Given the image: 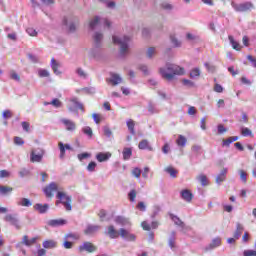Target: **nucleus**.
<instances>
[{
	"mask_svg": "<svg viewBox=\"0 0 256 256\" xmlns=\"http://www.w3.org/2000/svg\"><path fill=\"white\" fill-rule=\"evenodd\" d=\"M96 167H97L96 162H90L87 166V171H89L90 173H93L95 171Z\"/></svg>",
	"mask_w": 256,
	"mask_h": 256,
	"instance_id": "48",
	"label": "nucleus"
},
{
	"mask_svg": "<svg viewBox=\"0 0 256 256\" xmlns=\"http://www.w3.org/2000/svg\"><path fill=\"white\" fill-rule=\"evenodd\" d=\"M244 256H256V250H245L243 252Z\"/></svg>",
	"mask_w": 256,
	"mask_h": 256,
	"instance_id": "64",
	"label": "nucleus"
},
{
	"mask_svg": "<svg viewBox=\"0 0 256 256\" xmlns=\"http://www.w3.org/2000/svg\"><path fill=\"white\" fill-rule=\"evenodd\" d=\"M43 192L45 193L46 197L50 199L53 197V193L57 192L56 197L57 199H59V201L56 202V205L62 203L66 211H71V196H68L67 194H65V192H61V188H59V185L57 183L51 182L43 189Z\"/></svg>",
	"mask_w": 256,
	"mask_h": 256,
	"instance_id": "1",
	"label": "nucleus"
},
{
	"mask_svg": "<svg viewBox=\"0 0 256 256\" xmlns=\"http://www.w3.org/2000/svg\"><path fill=\"white\" fill-rule=\"evenodd\" d=\"M160 75L166 81H173L175 75H185V68L177 64H166L165 67L160 68Z\"/></svg>",
	"mask_w": 256,
	"mask_h": 256,
	"instance_id": "2",
	"label": "nucleus"
},
{
	"mask_svg": "<svg viewBox=\"0 0 256 256\" xmlns=\"http://www.w3.org/2000/svg\"><path fill=\"white\" fill-rule=\"evenodd\" d=\"M218 133L219 135H223V133H227V128H225L223 124L218 125Z\"/></svg>",
	"mask_w": 256,
	"mask_h": 256,
	"instance_id": "63",
	"label": "nucleus"
},
{
	"mask_svg": "<svg viewBox=\"0 0 256 256\" xmlns=\"http://www.w3.org/2000/svg\"><path fill=\"white\" fill-rule=\"evenodd\" d=\"M2 117L3 119H11V117H13V113L11 112V110H4L2 113Z\"/></svg>",
	"mask_w": 256,
	"mask_h": 256,
	"instance_id": "50",
	"label": "nucleus"
},
{
	"mask_svg": "<svg viewBox=\"0 0 256 256\" xmlns=\"http://www.w3.org/2000/svg\"><path fill=\"white\" fill-rule=\"evenodd\" d=\"M34 209H35V211H38V213L44 214L47 211H49V204L37 203V204L34 205Z\"/></svg>",
	"mask_w": 256,
	"mask_h": 256,
	"instance_id": "22",
	"label": "nucleus"
},
{
	"mask_svg": "<svg viewBox=\"0 0 256 256\" xmlns=\"http://www.w3.org/2000/svg\"><path fill=\"white\" fill-rule=\"evenodd\" d=\"M109 81L112 85H119L123 81V78L119 74L111 73Z\"/></svg>",
	"mask_w": 256,
	"mask_h": 256,
	"instance_id": "23",
	"label": "nucleus"
},
{
	"mask_svg": "<svg viewBox=\"0 0 256 256\" xmlns=\"http://www.w3.org/2000/svg\"><path fill=\"white\" fill-rule=\"evenodd\" d=\"M13 192V188L9 186L0 185V195H9V193Z\"/></svg>",
	"mask_w": 256,
	"mask_h": 256,
	"instance_id": "34",
	"label": "nucleus"
},
{
	"mask_svg": "<svg viewBox=\"0 0 256 256\" xmlns=\"http://www.w3.org/2000/svg\"><path fill=\"white\" fill-rule=\"evenodd\" d=\"M217 247H221V237L212 239L210 244L205 247V251H213V249H217Z\"/></svg>",
	"mask_w": 256,
	"mask_h": 256,
	"instance_id": "12",
	"label": "nucleus"
},
{
	"mask_svg": "<svg viewBox=\"0 0 256 256\" xmlns=\"http://www.w3.org/2000/svg\"><path fill=\"white\" fill-rule=\"evenodd\" d=\"M180 195H181V198L187 203H191V201H193V193H191V191L187 189L182 190Z\"/></svg>",
	"mask_w": 256,
	"mask_h": 256,
	"instance_id": "20",
	"label": "nucleus"
},
{
	"mask_svg": "<svg viewBox=\"0 0 256 256\" xmlns=\"http://www.w3.org/2000/svg\"><path fill=\"white\" fill-rule=\"evenodd\" d=\"M132 175H133V177H136V179H139V177H141V169L134 168L132 170Z\"/></svg>",
	"mask_w": 256,
	"mask_h": 256,
	"instance_id": "57",
	"label": "nucleus"
},
{
	"mask_svg": "<svg viewBox=\"0 0 256 256\" xmlns=\"http://www.w3.org/2000/svg\"><path fill=\"white\" fill-rule=\"evenodd\" d=\"M201 75V70L199 68H194L190 72V78L195 79V77H200Z\"/></svg>",
	"mask_w": 256,
	"mask_h": 256,
	"instance_id": "43",
	"label": "nucleus"
},
{
	"mask_svg": "<svg viewBox=\"0 0 256 256\" xmlns=\"http://www.w3.org/2000/svg\"><path fill=\"white\" fill-rule=\"evenodd\" d=\"M94 43L96 47H101V41H103V33L101 32H95L94 36Z\"/></svg>",
	"mask_w": 256,
	"mask_h": 256,
	"instance_id": "26",
	"label": "nucleus"
},
{
	"mask_svg": "<svg viewBox=\"0 0 256 256\" xmlns=\"http://www.w3.org/2000/svg\"><path fill=\"white\" fill-rule=\"evenodd\" d=\"M96 159L97 161H99V163H104L105 161H109V159H111V153L110 152H100L96 155Z\"/></svg>",
	"mask_w": 256,
	"mask_h": 256,
	"instance_id": "19",
	"label": "nucleus"
},
{
	"mask_svg": "<svg viewBox=\"0 0 256 256\" xmlns=\"http://www.w3.org/2000/svg\"><path fill=\"white\" fill-rule=\"evenodd\" d=\"M126 125L131 133V135H135V121H133L132 119L128 120L126 122Z\"/></svg>",
	"mask_w": 256,
	"mask_h": 256,
	"instance_id": "38",
	"label": "nucleus"
},
{
	"mask_svg": "<svg viewBox=\"0 0 256 256\" xmlns=\"http://www.w3.org/2000/svg\"><path fill=\"white\" fill-rule=\"evenodd\" d=\"M43 155H45V150L37 148L32 150L30 154V160L32 163H41V161H43Z\"/></svg>",
	"mask_w": 256,
	"mask_h": 256,
	"instance_id": "6",
	"label": "nucleus"
},
{
	"mask_svg": "<svg viewBox=\"0 0 256 256\" xmlns=\"http://www.w3.org/2000/svg\"><path fill=\"white\" fill-rule=\"evenodd\" d=\"M166 173L170 174V177H172V179H175L177 177V170L173 167H167L165 168Z\"/></svg>",
	"mask_w": 256,
	"mask_h": 256,
	"instance_id": "41",
	"label": "nucleus"
},
{
	"mask_svg": "<svg viewBox=\"0 0 256 256\" xmlns=\"http://www.w3.org/2000/svg\"><path fill=\"white\" fill-rule=\"evenodd\" d=\"M122 155L124 161H129V159H131V155H133V150L131 148H124Z\"/></svg>",
	"mask_w": 256,
	"mask_h": 256,
	"instance_id": "29",
	"label": "nucleus"
},
{
	"mask_svg": "<svg viewBox=\"0 0 256 256\" xmlns=\"http://www.w3.org/2000/svg\"><path fill=\"white\" fill-rule=\"evenodd\" d=\"M176 143L178 145V147H185L187 145V138H185V136L183 135H179Z\"/></svg>",
	"mask_w": 256,
	"mask_h": 256,
	"instance_id": "32",
	"label": "nucleus"
},
{
	"mask_svg": "<svg viewBox=\"0 0 256 256\" xmlns=\"http://www.w3.org/2000/svg\"><path fill=\"white\" fill-rule=\"evenodd\" d=\"M28 59L32 63H38L39 62V57H37L36 55H33V54H28Z\"/></svg>",
	"mask_w": 256,
	"mask_h": 256,
	"instance_id": "61",
	"label": "nucleus"
},
{
	"mask_svg": "<svg viewBox=\"0 0 256 256\" xmlns=\"http://www.w3.org/2000/svg\"><path fill=\"white\" fill-rule=\"evenodd\" d=\"M82 132L84 133V135H87L90 139L91 137H93V129H91V127L89 126L83 127Z\"/></svg>",
	"mask_w": 256,
	"mask_h": 256,
	"instance_id": "42",
	"label": "nucleus"
},
{
	"mask_svg": "<svg viewBox=\"0 0 256 256\" xmlns=\"http://www.w3.org/2000/svg\"><path fill=\"white\" fill-rule=\"evenodd\" d=\"M26 33H28L30 37H37L38 35L37 30H35L34 28H27Z\"/></svg>",
	"mask_w": 256,
	"mask_h": 256,
	"instance_id": "49",
	"label": "nucleus"
},
{
	"mask_svg": "<svg viewBox=\"0 0 256 256\" xmlns=\"http://www.w3.org/2000/svg\"><path fill=\"white\" fill-rule=\"evenodd\" d=\"M79 253H83L86 251V253H95L97 251V246L91 242H84L78 247Z\"/></svg>",
	"mask_w": 256,
	"mask_h": 256,
	"instance_id": "9",
	"label": "nucleus"
},
{
	"mask_svg": "<svg viewBox=\"0 0 256 256\" xmlns=\"http://www.w3.org/2000/svg\"><path fill=\"white\" fill-rule=\"evenodd\" d=\"M231 7L237 13H247V11H251V9H253V3L244 2V3L237 4L235 2H231Z\"/></svg>",
	"mask_w": 256,
	"mask_h": 256,
	"instance_id": "4",
	"label": "nucleus"
},
{
	"mask_svg": "<svg viewBox=\"0 0 256 256\" xmlns=\"http://www.w3.org/2000/svg\"><path fill=\"white\" fill-rule=\"evenodd\" d=\"M148 112L150 115H153V113H157V109L155 108V104H153V102H149Z\"/></svg>",
	"mask_w": 256,
	"mask_h": 256,
	"instance_id": "46",
	"label": "nucleus"
},
{
	"mask_svg": "<svg viewBox=\"0 0 256 256\" xmlns=\"http://www.w3.org/2000/svg\"><path fill=\"white\" fill-rule=\"evenodd\" d=\"M63 24L68 27L70 33H75V29H76L75 23H73V22H69V23H68V22H67V19H64V20H63Z\"/></svg>",
	"mask_w": 256,
	"mask_h": 256,
	"instance_id": "40",
	"label": "nucleus"
},
{
	"mask_svg": "<svg viewBox=\"0 0 256 256\" xmlns=\"http://www.w3.org/2000/svg\"><path fill=\"white\" fill-rule=\"evenodd\" d=\"M156 54H157V50L155 49V47H150L146 52V57L148 59H153V57H155Z\"/></svg>",
	"mask_w": 256,
	"mask_h": 256,
	"instance_id": "39",
	"label": "nucleus"
},
{
	"mask_svg": "<svg viewBox=\"0 0 256 256\" xmlns=\"http://www.w3.org/2000/svg\"><path fill=\"white\" fill-rule=\"evenodd\" d=\"M197 180L199 181V183H201L202 187H207V185H209V180L204 174H200L199 176H197Z\"/></svg>",
	"mask_w": 256,
	"mask_h": 256,
	"instance_id": "31",
	"label": "nucleus"
},
{
	"mask_svg": "<svg viewBox=\"0 0 256 256\" xmlns=\"http://www.w3.org/2000/svg\"><path fill=\"white\" fill-rule=\"evenodd\" d=\"M228 39L233 49H235L236 51H241V46L239 45V42L235 41V38H233V36H228Z\"/></svg>",
	"mask_w": 256,
	"mask_h": 256,
	"instance_id": "33",
	"label": "nucleus"
},
{
	"mask_svg": "<svg viewBox=\"0 0 256 256\" xmlns=\"http://www.w3.org/2000/svg\"><path fill=\"white\" fill-rule=\"evenodd\" d=\"M17 205L19 207H31V205H33V203L28 198H20L17 201Z\"/></svg>",
	"mask_w": 256,
	"mask_h": 256,
	"instance_id": "27",
	"label": "nucleus"
},
{
	"mask_svg": "<svg viewBox=\"0 0 256 256\" xmlns=\"http://www.w3.org/2000/svg\"><path fill=\"white\" fill-rule=\"evenodd\" d=\"M105 235H108V237H110V239H117L120 235V232H118L115 229V226L110 225L107 228V231L105 232Z\"/></svg>",
	"mask_w": 256,
	"mask_h": 256,
	"instance_id": "15",
	"label": "nucleus"
},
{
	"mask_svg": "<svg viewBox=\"0 0 256 256\" xmlns=\"http://www.w3.org/2000/svg\"><path fill=\"white\" fill-rule=\"evenodd\" d=\"M4 221L6 223H10L15 229H21V224L19 223V218H17V214H7L4 217Z\"/></svg>",
	"mask_w": 256,
	"mask_h": 256,
	"instance_id": "10",
	"label": "nucleus"
},
{
	"mask_svg": "<svg viewBox=\"0 0 256 256\" xmlns=\"http://www.w3.org/2000/svg\"><path fill=\"white\" fill-rule=\"evenodd\" d=\"M138 148L141 150L147 149V151H153V147L149 145V141L147 139L140 141V143L138 144Z\"/></svg>",
	"mask_w": 256,
	"mask_h": 256,
	"instance_id": "25",
	"label": "nucleus"
},
{
	"mask_svg": "<svg viewBox=\"0 0 256 256\" xmlns=\"http://www.w3.org/2000/svg\"><path fill=\"white\" fill-rule=\"evenodd\" d=\"M39 77H49V71L45 69H39L38 70Z\"/></svg>",
	"mask_w": 256,
	"mask_h": 256,
	"instance_id": "55",
	"label": "nucleus"
},
{
	"mask_svg": "<svg viewBox=\"0 0 256 256\" xmlns=\"http://www.w3.org/2000/svg\"><path fill=\"white\" fill-rule=\"evenodd\" d=\"M103 131H104V135H105L106 137H108V138L113 135V132L111 131V129L109 128V126H105V127L103 128Z\"/></svg>",
	"mask_w": 256,
	"mask_h": 256,
	"instance_id": "58",
	"label": "nucleus"
},
{
	"mask_svg": "<svg viewBox=\"0 0 256 256\" xmlns=\"http://www.w3.org/2000/svg\"><path fill=\"white\" fill-rule=\"evenodd\" d=\"M170 219L174 222L175 225L181 228L182 233H187V231H191L190 226L185 225V222L180 219L179 216L175 214H170Z\"/></svg>",
	"mask_w": 256,
	"mask_h": 256,
	"instance_id": "7",
	"label": "nucleus"
},
{
	"mask_svg": "<svg viewBox=\"0 0 256 256\" xmlns=\"http://www.w3.org/2000/svg\"><path fill=\"white\" fill-rule=\"evenodd\" d=\"M51 68L54 71L55 75H61V71H59V63H57L55 58L51 59Z\"/></svg>",
	"mask_w": 256,
	"mask_h": 256,
	"instance_id": "30",
	"label": "nucleus"
},
{
	"mask_svg": "<svg viewBox=\"0 0 256 256\" xmlns=\"http://www.w3.org/2000/svg\"><path fill=\"white\" fill-rule=\"evenodd\" d=\"M99 229H101V226L89 224L86 227V229L84 230V233H85V235H95V233H97V231H99Z\"/></svg>",
	"mask_w": 256,
	"mask_h": 256,
	"instance_id": "17",
	"label": "nucleus"
},
{
	"mask_svg": "<svg viewBox=\"0 0 256 256\" xmlns=\"http://www.w3.org/2000/svg\"><path fill=\"white\" fill-rule=\"evenodd\" d=\"M175 235H177V233L175 231H172L171 236L168 240V245L170 249H175Z\"/></svg>",
	"mask_w": 256,
	"mask_h": 256,
	"instance_id": "35",
	"label": "nucleus"
},
{
	"mask_svg": "<svg viewBox=\"0 0 256 256\" xmlns=\"http://www.w3.org/2000/svg\"><path fill=\"white\" fill-rule=\"evenodd\" d=\"M100 25H101V18L99 16H95L89 22V29H91V31H95V29H97V27H99Z\"/></svg>",
	"mask_w": 256,
	"mask_h": 256,
	"instance_id": "18",
	"label": "nucleus"
},
{
	"mask_svg": "<svg viewBox=\"0 0 256 256\" xmlns=\"http://www.w3.org/2000/svg\"><path fill=\"white\" fill-rule=\"evenodd\" d=\"M238 173L240 175V180L243 183H247V172H245V170H239Z\"/></svg>",
	"mask_w": 256,
	"mask_h": 256,
	"instance_id": "45",
	"label": "nucleus"
},
{
	"mask_svg": "<svg viewBox=\"0 0 256 256\" xmlns=\"http://www.w3.org/2000/svg\"><path fill=\"white\" fill-rule=\"evenodd\" d=\"M10 79H13L14 81H21L19 74L13 70L10 72Z\"/></svg>",
	"mask_w": 256,
	"mask_h": 256,
	"instance_id": "51",
	"label": "nucleus"
},
{
	"mask_svg": "<svg viewBox=\"0 0 256 256\" xmlns=\"http://www.w3.org/2000/svg\"><path fill=\"white\" fill-rule=\"evenodd\" d=\"M241 135L243 137H253V131L247 127H242L241 128Z\"/></svg>",
	"mask_w": 256,
	"mask_h": 256,
	"instance_id": "37",
	"label": "nucleus"
},
{
	"mask_svg": "<svg viewBox=\"0 0 256 256\" xmlns=\"http://www.w3.org/2000/svg\"><path fill=\"white\" fill-rule=\"evenodd\" d=\"M161 7L162 9H165V11H171L173 9V6L168 2H163Z\"/></svg>",
	"mask_w": 256,
	"mask_h": 256,
	"instance_id": "56",
	"label": "nucleus"
},
{
	"mask_svg": "<svg viewBox=\"0 0 256 256\" xmlns=\"http://www.w3.org/2000/svg\"><path fill=\"white\" fill-rule=\"evenodd\" d=\"M42 246L44 249H55V247H57V243L55 240H46L43 242Z\"/></svg>",
	"mask_w": 256,
	"mask_h": 256,
	"instance_id": "28",
	"label": "nucleus"
},
{
	"mask_svg": "<svg viewBox=\"0 0 256 256\" xmlns=\"http://www.w3.org/2000/svg\"><path fill=\"white\" fill-rule=\"evenodd\" d=\"M116 225H121V227H131V221L129 218H125L123 216H117L115 219Z\"/></svg>",
	"mask_w": 256,
	"mask_h": 256,
	"instance_id": "13",
	"label": "nucleus"
},
{
	"mask_svg": "<svg viewBox=\"0 0 256 256\" xmlns=\"http://www.w3.org/2000/svg\"><path fill=\"white\" fill-rule=\"evenodd\" d=\"M14 143L15 145H25V141H23V138L21 137H14Z\"/></svg>",
	"mask_w": 256,
	"mask_h": 256,
	"instance_id": "60",
	"label": "nucleus"
},
{
	"mask_svg": "<svg viewBox=\"0 0 256 256\" xmlns=\"http://www.w3.org/2000/svg\"><path fill=\"white\" fill-rule=\"evenodd\" d=\"M89 157H91V154L87 152L78 154L79 161H83V159H89Z\"/></svg>",
	"mask_w": 256,
	"mask_h": 256,
	"instance_id": "59",
	"label": "nucleus"
},
{
	"mask_svg": "<svg viewBox=\"0 0 256 256\" xmlns=\"http://www.w3.org/2000/svg\"><path fill=\"white\" fill-rule=\"evenodd\" d=\"M67 223L64 219H52L48 221L49 227H61Z\"/></svg>",
	"mask_w": 256,
	"mask_h": 256,
	"instance_id": "21",
	"label": "nucleus"
},
{
	"mask_svg": "<svg viewBox=\"0 0 256 256\" xmlns=\"http://www.w3.org/2000/svg\"><path fill=\"white\" fill-rule=\"evenodd\" d=\"M243 224L241 223H236V230L234 232V239H240L241 235L243 234L244 231Z\"/></svg>",
	"mask_w": 256,
	"mask_h": 256,
	"instance_id": "24",
	"label": "nucleus"
},
{
	"mask_svg": "<svg viewBox=\"0 0 256 256\" xmlns=\"http://www.w3.org/2000/svg\"><path fill=\"white\" fill-rule=\"evenodd\" d=\"M69 239L77 240V239H79V235L78 234H66L64 237V241H69Z\"/></svg>",
	"mask_w": 256,
	"mask_h": 256,
	"instance_id": "52",
	"label": "nucleus"
},
{
	"mask_svg": "<svg viewBox=\"0 0 256 256\" xmlns=\"http://www.w3.org/2000/svg\"><path fill=\"white\" fill-rule=\"evenodd\" d=\"M38 237L29 238V236L24 235L22 238V241L16 244V249H21L23 245L26 247H32V245H35L37 243Z\"/></svg>",
	"mask_w": 256,
	"mask_h": 256,
	"instance_id": "8",
	"label": "nucleus"
},
{
	"mask_svg": "<svg viewBox=\"0 0 256 256\" xmlns=\"http://www.w3.org/2000/svg\"><path fill=\"white\" fill-rule=\"evenodd\" d=\"M227 168H223L220 173L216 176V183L217 185H221V183H223L224 181H226L227 179Z\"/></svg>",
	"mask_w": 256,
	"mask_h": 256,
	"instance_id": "16",
	"label": "nucleus"
},
{
	"mask_svg": "<svg viewBox=\"0 0 256 256\" xmlns=\"http://www.w3.org/2000/svg\"><path fill=\"white\" fill-rule=\"evenodd\" d=\"M136 197H137V190L132 189V190L128 193V199H129V201H131V203H134Z\"/></svg>",
	"mask_w": 256,
	"mask_h": 256,
	"instance_id": "44",
	"label": "nucleus"
},
{
	"mask_svg": "<svg viewBox=\"0 0 256 256\" xmlns=\"http://www.w3.org/2000/svg\"><path fill=\"white\" fill-rule=\"evenodd\" d=\"M76 73L78 76L81 77V79H87V74L85 73V70H83V68H78L76 70Z\"/></svg>",
	"mask_w": 256,
	"mask_h": 256,
	"instance_id": "47",
	"label": "nucleus"
},
{
	"mask_svg": "<svg viewBox=\"0 0 256 256\" xmlns=\"http://www.w3.org/2000/svg\"><path fill=\"white\" fill-rule=\"evenodd\" d=\"M79 109L80 111L85 113V107L83 106V103L79 102V99L77 97L71 98L68 105V111H70L71 113H77Z\"/></svg>",
	"mask_w": 256,
	"mask_h": 256,
	"instance_id": "5",
	"label": "nucleus"
},
{
	"mask_svg": "<svg viewBox=\"0 0 256 256\" xmlns=\"http://www.w3.org/2000/svg\"><path fill=\"white\" fill-rule=\"evenodd\" d=\"M113 43L119 45L121 57H125L129 53V43L131 42V37L129 36H113Z\"/></svg>",
	"mask_w": 256,
	"mask_h": 256,
	"instance_id": "3",
	"label": "nucleus"
},
{
	"mask_svg": "<svg viewBox=\"0 0 256 256\" xmlns=\"http://www.w3.org/2000/svg\"><path fill=\"white\" fill-rule=\"evenodd\" d=\"M58 149L60 151L59 158L60 159H65V151H67L66 148H65V144H63V142H59L58 143Z\"/></svg>",
	"mask_w": 256,
	"mask_h": 256,
	"instance_id": "36",
	"label": "nucleus"
},
{
	"mask_svg": "<svg viewBox=\"0 0 256 256\" xmlns=\"http://www.w3.org/2000/svg\"><path fill=\"white\" fill-rule=\"evenodd\" d=\"M170 40L174 47H181V42H179L175 36H170Z\"/></svg>",
	"mask_w": 256,
	"mask_h": 256,
	"instance_id": "53",
	"label": "nucleus"
},
{
	"mask_svg": "<svg viewBox=\"0 0 256 256\" xmlns=\"http://www.w3.org/2000/svg\"><path fill=\"white\" fill-rule=\"evenodd\" d=\"M119 233L120 237H122V239H125V241H135L137 239L135 234L131 233L129 230L125 228H120Z\"/></svg>",
	"mask_w": 256,
	"mask_h": 256,
	"instance_id": "11",
	"label": "nucleus"
},
{
	"mask_svg": "<svg viewBox=\"0 0 256 256\" xmlns=\"http://www.w3.org/2000/svg\"><path fill=\"white\" fill-rule=\"evenodd\" d=\"M7 177H11V172L7 170H1L0 171V179H5Z\"/></svg>",
	"mask_w": 256,
	"mask_h": 256,
	"instance_id": "54",
	"label": "nucleus"
},
{
	"mask_svg": "<svg viewBox=\"0 0 256 256\" xmlns=\"http://www.w3.org/2000/svg\"><path fill=\"white\" fill-rule=\"evenodd\" d=\"M50 105H53V107L59 108V107H61V102H60L59 99L55 98V99H53V100L50 102Z\"/></svg>",
	"mask_w": 256,
	"mask_h": 256,
	"instance_id": "62",
	"label": "nucleus"
},
{
	"mask_svg": "<svg viewBox=\"0 0 256 256\" xmlns=\"http://www.w3.org/2000/svg\"><path fill=\"white\" fill-rule=\"evenodd\" d=\"M61 123L66 127V131H75L77 129V125L72 120L63 118Z\"/></svg>",
	"mask_w": 256,
	"mask_h": 256,
	"instance_id": "14",
	"label": "nucleus"
}]
</instances>
